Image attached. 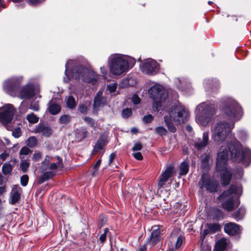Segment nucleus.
I'll list each match as a JSON object with an SVG mask.
<instances>
[{
  "label": "nucleus",
  "mask_w": 251,
  "mask_h": 251,
  "mask_svg": "<svg viewBox=\"0 0 251 251\" xmlns=\"http://www.w3.org/2000/svg\"><path fill=\"white\" fill-rule=\"evenodd\" d=\"M41 156L42 154L41 152L36 151L33 154V159L35 161H38L41 158Z\"/></svg>",
  "instance_id": "nucleus-49"
},
{
  "label": "nucleus",
  "mask_w": 251,
  "mask_h": 251,
  "mask_svg": "<svg viewBox=\"0 0 251 251\" xmlns=\"http://www.w3.org/2000/svg\"><path fill=\"white\" fill-rule=\"evenodd\" d=\"M106 221L107 219L105 216L103 215L100 216V217L98 223L99 227H101L102 226H103L106 223Z\"/></svg>",
  "instance_id": "nucleus-44"
},
{
  "label": "nucleus",
  "mask_w": 251,
  "mask_h": 251,
  "mask_svg": "<svg viewBox=\"0 0 251 251\" xmlns=\"http://www.w3.org/2000/svg\"><path fill=\"white\" fill-rule=\"evenodd\" d=\"M48 110L50 114L55 115L60 111L61 107L58 104L51 100L49 103Z\"/></svg>",
  "instance_id": "nucleus-23"
},
{
  "label": "nucleus",
  "mask_w": 251,
  "mask_h": 251,
  "mask_svg": "<svg viewBox=\"0 0 251 251\" xmlns=\"http://www.w3.org/2000/svg\"><path fill=\"white\" fill-rule=\"evenodd\" d=\"M200 189L205 188L209 192L217 191L218 184L217 181L210 178L206 174H203L198 183Z\"/></svg>",
  "instance_id": "nucleus-10"
},
{
  "label": "nucleus",
  "mask_w": 251,
  "mask_h": 251,
  "mask_svg": "<svg viewBox=\"0 0 251 251\" xmlns=\"http://www.w3.org/2000/svg\"><path fill=\"white\" fill-rule=\"evenodd\" d=\"M140 68L142 72L151 75L156 74L159 70L158 64L152 59L145 60L141 65Z\"/></svg>",
  "instance_id": "nucleus-12"
},
{
  "label": "nucleus",
  "mask_w": 251,
  "mask_h": 251,
  "mask_svg": "<svg viewBox=\"0 0 251 251\" xmlns=\"http://www.w3.org/2000/svg\"><path fill=\"white\" fill-rule=\"evenodd\" d=\"M31 151L30 149L27 147H23L20 151V158L21 159L24 158V157L22 156L23 155H28Z\"/></svg>",
  "instance_id": "nucleus-38"
},
{
  "label": "nucleus",
  "mask_w": 251,
  "mask_h": 251,
  "mask_svg": "<svg viewBox=\"0 0 251 251\" xmlns=\"http://www.w3.org/2000/svg\"><path fill=\"white\" fill-rule=\"evenodd\" d=\"M84 121L89 125H90L91 127L94 128H96L97 127V123L95 121V120L89 117H85L83 118Z\"/></svg>",
  "instance_id": "nucleus-35"
},
{
  "label": "nucleus",
  "mask_w": 251,
  "mask_h": 251,
  "mask_svg": "<svg viewBox=\"0 0 251 251\" xmlns=\"http://www.w3.org/2000/svg\"><path fill=\"white\" fill-rule=\"evenodd\" d=\"M186 129L188 131H191L192 130V128L191 126L187 125L186 126Z\"/></svg>",
  "instance_id": "nucleus-63"
},
{
  "label": "nucleus",
  "mask_w": 251,
  "mask_h": 251,
  "mask_svg": "<svg viewBox=\"0 0 251 251\" xmlns=\"http://www.w3.org/2000/svg\"><path fill=\"white\" fill-rule=\"evenodd\" d=\"M228 243L225 238H222L217 241L215 245L214 251H224L227 247Z\"/></svg>",
  "instance_id": "nucleus-21"
},
{
  "label": "nucleus",
  "mask_w": 251,
  "mask_h": 251,
  "mask_svg": "<svg viewBox=\"0 0 251 251\" xmlns=\"http://www.w3.org/2000/svg\"><path fill=\"white\" fill-rule=\"evenodd\" d=\"M159 240V236H150L147 240V243L153 246L156 244Z\"/></svg>",
  "instance_id": "nucleus-37"
},
{
  "label": "nucleus",
  "mask_w": 251,
  "mask_h": 251,
  "mask_svg": "<svg viewBox=\"0 0 251 251\" xmlns=\"http://www.w3.org/2000/svg\"><path fill=\"white\" fill-rule=\"evenodd\" d=\"M198 113L196 117V121L202 126H206L211 120L212 116L215 113L214 106L201 103L200 104L197 109Z\"/></svg>",
  "instance_id": "nucleus-8"
},
{
  "label": "nucleus",
  "mask_w": 251,
  "mask_h": 251,
  "mask_svg": "<svg viewBox=\"0 0 251 251\" xmlns=\"http://www.w3.org/2000/svg\"><path fill=\"white\" fill-rule=\"evenodd\" d=\"M78 110L81 113H85L87 111V107L84 104H81L79 106Z\"/></svg>",
  "instance_id": "nucleus-51"
},
{
  "label": "nucleus",
  "mask_w": 251,
  "mask_h": 251,
  "mask_svg": "<svg viewBox=\"0 0 251 251\" xmlns=\"http://www.w3.org/2000/svg\"><path fill=\"white\" fill-rule=\"evenodd\" d=\"M189 161L185 160L180 164L179 166L180 175H186L188 173L189 168Z\"/></svg>",
  "instance_id": "nucleus-25"
},
{
  "label": "nucleus",
  "mask_w": 251,
  "mask_h": 251,
  "mask_svg": "<svg viewBox=\"0 0 251 251\" xmlns=\"http://www.w3.org/2000/svg\"><path fill=\"white\" fill-rule=\"evenodd\" d=\"M116 155L115 153H112L110 154L109 157L108 164L110 165L114 160Z\"/></svg>",
  "instance_id": "nucleus-56"
},
{
  "label": "nucleus",
  "mask_w": 251,
  "mask_h": 251,
  "mask_svg": "<svg viewBox=\"0 0 251 251\" xmlns=\"http://www.w3.org/2000/svg\"><path fill=\"white\" fill-rule=\"evenodd\" d=\"M107 88L110 92H114L117 88V84L111 83L108 85Z\"/></svg>",
  "instance_id": "nucleus-50"
},
{
  "label": "nucleus",
  "mask_w": 251,
  "mask_h": 251,
  "mask_svg": "<svg viewBox=\"0 0 251 251\" xmlns=\"http://www.w3.org/2000/svg\"><path fill=\"white\" fill-rule=\"evenodd\" d=\"M9 155L8 153L5 151L0 155V159L3 161Z\"/></svg>",
  "instance_id": "nucleus-55"
},
{
  "label": "nucleus",
  "mask_w": 251,
  "mask_h": 251,
  "mask_svg": "<svg viewBox=\"0 0 251 251\" xmlns=\"http://www.w3.org/2000/svg\"><path fill=\"white\" fill-rule=\"evenodd\" d=\"M132 101L135 104H138L140 102V99L136 95H134L132 98Z\"/></svg>",
  "instance_id": "nucleus-52"
},
{
  "label": "nucleus",
  "mask_w": 251,
  "mask_h": 251,
  "mask_svg": "<svg viewBox=\"0 0 251 251\" xmlns=\"http://www.w3.org/2000/svg\"><path fill=\"white\" fill-rule=\"evenodd\" d=\"M246 213L245 208L241 207L238 210L233 213V216L237 221L241 220Z\"/></svg>",
  "instance_id": "nucleus-28"
},
{
  "label": "nucleus",
  "mask_w": 251,
  "mask_h": 251,
  "mask_svg": "<svg viewBox=\"0 0 251 251\" xmlns=\"http://www.w3.org/2000/svg\"><path fill=\"white\" fill-rule=\"evenodd\" d=\"M22 192V189L19 185H16L13 186L10 195L12 204H15L19 201Z\"/></svg>",
  "instance_id": "nucleus-17"
},
{
  "label": "nucleus",
  "mask_w": 251,
  "mask_h": 251,
  "mask_svg": "<svg viewBox=\"0 0 251 251\" xmlns=\"http://www.w3.org/2000/svg\"><path fill=\"white\" fill-rule=\"evenodd\" d=\"M234 126V123L221 121L217 123L213 130L212 137L214 141L219 143L223 142Z\"/></svg>",
  "instance_id": "nucleus-7"
},
{
  "label": "nucleus",
  "mask_w": 251,
  "mask_h": 251,
  "mask_svg": "<svg viewBox=\"0 0 251 251\" xmlns=\"http://www.w3.org/2000/svg\"><path fill=\"white\" fill-rule=\"evenodd\" d=\"M66 104L69 108H73L76 106L75 100L73 96H70L67 98Z\"/></svg>",
  "instance_id": "nucleus-31"
},
{
  "label": "nucleus",
  "mask_w": 251,
  "mask_h": 251,
  "mask_svg": "<svg viewBox=\"0 0 251 251\" xmlns=\"http://www.w3.org/2000/svg\"><path fill=\"white\" fill-rule=\"evenodd\" d=\"M156 132L160 135H165L167 133L166 129L162 126H159L155 128Z\"/></svg>",
  "instance_id": "nucleus-39"
},
{
  "label": "nucleus",
  "mask_w": 251,
  "mask_h": 251,
  "mask_svg": "<svg viewBox=\"0 0 251 251\" xmlns=\"http://www.w3.org/2000/svg\"><path fill=\"white\" fill-rule=\"evenodd\" d=\"M229 151L231 159L235 161L248 165L251 160V151L244 148L240 143L235 142L230 144L224 143L218 152L216 168L218 170L223 172L221 176L222 183L226 186L229 183L231 177V174L226 168Z\"/></svg>",
  "instance_id": "nucleus-1"
},
{
  "label": "nucleus",
  "mask_w": 251,
  "mask_h": 251,
  "mask_svg": "<svg viewBox=\"0 0 251 251\" xmlns=\"http://www.w3.org/2000/svg\"><path fill=\"white\" fill-rule=\"evenodd\" d=\"M33 90L29 86L24 87L21 92V96L22 98H30L33 96Z\"/></svg>",
  "instance_id": "nucleus-24"
},
{
  "label": "nucleus",
  "mask_w": 251,
  "mask_h": 251,
  "mask_svg": "<svg viewBox=\"0 0 251 251\" xmlns=\"http://www.w3.org/2000/svg\"><path fill=\"white\" fill-rule=\"evenodd\" d=\"M133 155L137 160H141L143 159V156L139 152L133 153Z\"/></svg>",
  "instance_id": "nucleus-54"
},
{
  "label": "nucleus",
  "mask_w": 251,
  "mask_h": 251,
  "mask_svg": "<svg viewBox=\"0 0 251 251\" xmlns=\"http://www.w3.org/2000/svg\"><path fill=\"white\" fill-rule=\"evenodd\" d=\"M241 227L233 223H229L225 225V232L229 235H233L241 233Z\"/></svg>",
  "instance_id": "nucleus-15"
},
{
  "label": "nucleus",
  "mask_w": 251,
  "mask_h": 251,
  "mask_svg": "<svg viewBox=\"0 0 251 251\" xmlns=\"http://www.w3.org/2000/svg\"><path fill=\"white\" fill-rule=\"evenodd\" d=\"M153 119V116L151 115H148L146 116H145L143 117V120L144 122L146 124L151 123Z\"/></svg>",
  "instance_id": "nucleus-45"
},
{
  "label": "nucleus",
  "mask_w": 251,
  "mask_h": 251,
  "mask_svg": "<svg viewBox=\"0 0 251 251\" xmlns=\"http://www.w3.org/2000/svg\"><path fill=\"white\" fill-rule=\"evenodd\" d=\"M27 120L31 124H35L38 122V118L34 114L31 113L26 117Z\"/></svg>",
  "instance_id": "nucleus-33"
},
{
  "label": "nucleus",
  "mask_w": 251,
  "mask_h": 251,
  "mask_svg": "<svg viewBox=\"0 0 251 251\" xmlns=\"http://www.w3.org/2000/svg\"><path fill=\"white\" fill-rule=\"evenodd\" d=\"M71 120V117L68 115H64L59 118V122L61 124H67Z\"/></svg>",
  "instance_id": "nucleus-36"
},
{
  "label": "nucleus",
  "mask_w": 251,
  "mask_h": 251,
  "mask_svg": "<svg viewBox=\"0 0 251 251\" xmlns=\"http://www.w3.org/2000/svg\"><path fill=\"white\" fill-rule=\"evenodd\" d=\"M73 76L75 79H81L83 81H88L89 83L95 84L98 79L97 75L93 72L90 71L86 67L82 66L77 67L73 71Z\"/></svg>",
  "instance_id": "nucleus-9"
},
{
  "label": "nucleus",
  "mask_w": 251,
  "mask_h": 251,
  "mask_svg": "<svg viewBox=\"0 0 251 251\" xmlns=\"http://www.w3.org/2000/svg\"><path fill=\"white\" fill-rule=\"evenodd\" d=\"M100 162H101L100 159H99L97 161L95 165V168L96 169H97L99 168V167L100 166Z\"/></svg>",
  "instance_id": "nucleus-59"
},
{
  "label": "nucleus",
  "mask_w": 251,
  "mask_h": 251,
  "mask_svg": "<svg viewBox=\"0 0 251 251\" xmlns=\"http://www.w3.org/2000/svg\"><path fill=\"white\" fill-rule=\"evenodd\" d=\"M132 114V111L131 109L126 108L122 111V115L124 118H127L130 117Z\"/></svg>",
  "instance_id": "nucleus-40"
},
{
  "label": "nucleus",
  "mask_w": 251,
  "mask_h": 251,
  "mask_svg": "<svg viewBox=\"0 0 251 251\" xmlns=\"http://www.w3.org/2000/svg\"><path fill=\"white\" fill-rule=\"evenodd\" d=\"M14 109L11 104H7L0 109V121L4 125L9 123L13 119Z\"/></svg>",
  "instance_id": "nucleus-11"
},
{
  "label": "nucleus",
  "mask_w": 251,
  "mask_h": 251,
  "mask_svg": "<svg viewBox=\"0 0 251 251\" xmlns=\"http://www.w3.org/2000/svg\"><path fill=\"white\" fill-rule=\"evenodd\" d=\"M106 237V236H100V240L101 242V243H102L105 241Z\"/></svg>",
  "instance_id": "nucleus-61"
},
{
  "label": "nucleus",
  "mask_w": 251,
  "mask_h": 251,
  "mask_svg": "<svg viewBox=\"0 0 251 251\" xmlns=\"http://www.w3.org/2000/svg\"><path fill=\"white\" fill-rule=\"evenodd\" d=\"M241 191V188L239 185H231L228 190L222 193L220 197L224 201L222 206L225 210L231 211L239 205V201L234 200V198L235 196L238 195Z\"/></svg>",
  "instance_id": "nucleus-3"
},
{
  "label": "nucleus",
  "mask_w": 251,
  "mask_h": 251,
  "mask_svg": "<svg viewBox=\"0 0 251 251\" xmlns=\"http://www.w3.org/2000/svg\"><path fill=\"white\" fill-rule=\"evenodd\" d=\"M6 191L5 187L4 186L0 187V195L3 194Z\"/></svg>",
  "instance_id": "nucleus-58"
},
{
  "label": "nucleus",
  "mask_w": 251,
  "mask_h": 251,
  "mask_svg": "<svg viewBox=\"0 0 251 251\" xmlns=\"http://www.w3.org/2000/svg\"><path fill=\"white\" fill-rule=\"evenodd\" d=\"M26 144L28 147L33 148L37 144V139L34 136H31L26 140Z\"/></svg>",
  "instance_id": "nucleus-32"
},
{
  "label": "nucleus",
  "mask_w": 251,
  "mask_h": 251,
  "mask_svg": "<svg viewBox=\"0 0 251 251\" xmlns=\"http://www.w3.org/2000/svg\"><path fill=\"white\" fill-rule=\"evenodd\" d=\"M104 145V141L102 139H99L94 148V151L96 152L99 151L100 150H101L103 149V146Z\"/></svg>",
  "instance_id": "nucleus-34"
},
{
  "label": "nucleus",
  "mask_w": 251,
  "mask_h": 251,
  "mask_svg": "<svg viewBox=\"0 0 251 251\" xmlns=\"http://www.w3.org/2000/svg\"><path fill=\"white\" fill-rule=\"evenodd\" d=\"M223 112L233 122H237L242 118L243 112L239 104L235 100L230 99L222 108Z\"/></svg>",
  "instance_id": "nucleus-4"
},
{
  "label": "nucleus",
  "mask_w": 251,
  "mask_h": 251,
  "mask_svg": "<svg viewBox=\"0 0 251 251\" xmlns=\"http://www.w3.org/2000/svg\"><path fill=\"white\" fill-rule=\"evenodd\" d=\"M29 2L32 4H36L39 1V0H29Z\"/></svg>",
  "instance_id": "nucleus-62"
},
{
  "label": "nucleus",
  "mask_w": 251,
  "mask_h": 251,
  "mask_svg": "<svg viewBox=\"0 0 251 251\" xmlns=\"http://www.w3.org/2000/svg\"><path fill=\"white\" fill-rule=\"evenodd\" d=\"M142 144L139 142H138V143H136L134 144V146L132 148V150L133 151H140L142 149Z\"/></svg>",
  "instance_id": "nucleus-48"
},
{
  "label": "nucleus",
  "mask_w": 251,
  "mask_h": 251,
  "mask_svg": "<svg viewBox=\"0 0 251 251\" xmlns=\"http://www.w3.org/2000/svg\"><path fill=\"white\" fill-rule=\"evenodd\" d=\"M221 226L218 224H207L203 230L204 235L213 234L221 230Z\"/></svg>",
  "instance_id": "nucleus-18"
},
{
  "label": "nucleus",
  "mask_w": 251,
  "mask_h": 251,
  "mask_svg": "<svg viewBox=\"0 0 251 251\" xmlns=\"http://www.w3.org/2000/svg\"><path fill=\"white\" fill-rule=\"evenodd\" d=\"M58 162L57 163H52L50 166V169L51 170L56 169L57 168H62L63 167V164L62 163V159L59 156L57 157Z\"/></svg>",
  "instance_id": "nucleus-30"
},
{
  "label": "nucleus",
  "mask_w": 251,
  "mask_h": 251,
  "mask_svg": "<svg viewBox=\"0 0 251 251\" xmlns=\"http://www.w3.org/2000/svg\"><path fill=\"white\" fill-rule=\"evenodd\" d=\"M29 108H30V109H32L35 111H37L39 110V105H38V103L35 102V103H32L30 105Z\"/></svg>",
  "instance_id": "nucleus-53"
},
{
  "label": "nucleus",
  "mask_w": 251,
  "mask_h": 251,
  "mask_svg": "<svg viewBox=\"0 0 251 251\" xmlns=\"http://www.w3.org/2000/svg\"><path fill=\"white\" fill-rule=\"evenodd\" d=\"M28 181V176L27 175H23L21 178V183L23 186L27 185Z\"/></svg>",
  "instance_id": "nucleus-42"
},
{
  "label": "nucleus",
  "mask_w": 251,
  "mask_h": 251,
  "mask_svg": "<svg viewBox=\"0 0 251 251\" xmlns=\"http://www.w3.org/2000/svg\"><path fill=\"white\" fill-rule=\"evenodd\" d=\"M3 182V177L1 175H0V184H1Z\"/></svg>",
  "instance_id": "nucleus-64"
},
{
  "label": "nucleus",
  "mask_w": 251,
  "mask_h": 251,
  "mask_svg": "<svg viewBox=\"0 0 251 251\" xmlns=\"http://www.w3.org/2000/svg\"><path fill=\"white\" fill-rule=\"evenodd\" d=\"M146 247L145 245H144L138 249V251H146Z\"/></svg>",
  "instance_id": "nucleus-60"
},
{
  "label": "nucleus",
  "mask_w": 251,
  "mask_h": 251,
  "mask_svg": "<svg viewBox=\"0 0 251 251\" xmlns=\"http://www.w3.org/2000/svg\"><path fill=\"white\" fill-rule=\"evenodd\" d=\"M208 134L207 132H204L203 134L202 138H199L195 142V146L198 150H201L205 147L208 142Z\"/></svg>",
  "instance_id": "nucleus-19"
},
{
  "label": "nucleus",
  "mask_w": 251,
  "mask_h": 251,
  "mask_svg": "<svg viewBox=\"0 0 251 251\" xmlns=\"http://www.w3.org/2000/svg\"><path fill=\"white\" fill-rule=\"evenodd\" d=\"M174 172V166L170 165L167 167L159 177V181L157 185L158 189L163 187L169 178L172 176Z\"/></svg>",
  "instance_id": "nucleus-14"
},
{
  "label": "nucleus",
  "mask_w": 251,
  "mask_h": 251,
  "mask_svg": "<svg viewBox=\"0 0 251 251\" xmlns=\"http://www.w3.org/2000/svg\"><path fill=\"white\" fill-rule=\"evenodd\" d=\"M22 132L20 127L16 128L12 132V135L15 138H19L21 136Z\"/></svg>",
  "instance_id": "nucleus-43"
},
{
  "label": "nucleus",
  "mask_w": 251,
  "mask_h": 251,
  "mask_svg": "<svg viewBox=\"0 0 251 251\" xmlns=\"http://www.w3.org/2000/svg\"><path fill=\"white\" fill-rule=\"evenodd\" d=\"M183 242V236H178L176 243V248H179Z\"/></svg>",
  "instance_id": "nucleus-46"
},
{
  "label": "nucleus",
  "mask_w": 251,
  "mask_h": 251,
  "mask_svg": "<svg viewBox=\"0 0 251 251\" xmlns=\"http://www.w3.org/2000/svg\"><path fill=\"white\" fill-rule=\"evenodd\" d=\"M73 63V61L70 60V61H68L66 63V71H65L66 73H67V71H68V70L69 69V66L70 64H72Z\"/></svg>",
  "instance_id": "nucleus-57"
},
{
  "label": "nucleus",
  "mask_w": 251,
  "mask_h": 251,
  "mask_svg": "<svg viewBox=\"0 0 251 251\" xmlns=\"http://www.w3.org/2000/svg\"><path fill=\"white\" fill-rule=\"evenodd\" d=\"M151 230V235H159L165 234L163 226L159 225L152 226Z\"/></svg>",
  "instance_id": "nucleus-26"
},
{
  "label": "nucleus",
  "mask_w": 251,
  "mask_h": 251,
  "mask_svg": "<svg viewBox=\"0 0 251 251\" xmlns=\"http://www.w3.org/2000/svg\"><path fill=\"white\" fill-rule=\"evenodd\" d=\"M102 93L101 91H99L97 94L94 99V108L95 109H98L100 106L104 105L106 100L102 97Z\"/></svg>",
  "instance_id": "nucleus-20"
},
{
  "label": "nucleus",
  "mask_w": 251,
  "mask_h": 251,
  "mask_svg": "<svg viewBox=\"0 0 251 251\" xmlns=\"http://www.w3.org/2000/svg\"><path fill=\"white\" fill-rule=\"evenodd\" d=\"M29 164L27 161H24L21 164V168L23 172L25 173L26 172L28 168L29 167Z\"/></svg>",
  "instance_id": "nucleus-41"
},
{
  "label": "nucleus",
  "mask_w": 251,
  "mask_h": 251,
  "mask_svg": "<svg viewBox=\"0 0 251 251\" xmlns=\"http://www.w3.org/2000/svg\"><path fill=\"white\" fill-rule=\"evenodd\" d=\"M150 97L154 100L152 108L154 111H159L162 107V102L164 101L167 94L163 87L158 84L152 86L148 91Z\"/></svg>",
  "instance_id": "nucleus-5"
},
{
  "label": "nucleus",
  "mask_w": 251,
  "mask_h": 251,
  "mask_svg": "<svg viewBox=\"0 0 251 251\" xmlns=\"http://www.w3.org/2000/svg\"><path fill=\"white\" fill-rule=\"evenodd\" d=\"M100 235H106L108 234H111V233L109 232L108 228H101V227H100Z\"/></svg>",
  "instance_id": "nucleus-47"
},
{
  "label": "nucleus",
  "mask_w": 251,
  "mask_h": 251,
  "mask_svg": "<svg viewBox=\"0 0 251 251\" xmlns=\"http://www.w3.org/2000/svg\"><path fill=\"white\" fill-rule=\"evenodd\" d=\"M12 169L13 167L10 163H6L3 164L2 167V172L3 174L6 175L11 172Z\"/></svg>",
  "instance_id": "nucleus-29"
},
{
  "label": "nucleus",
  "mask_w": 251,
  "mask_h": 251,
  "mask_svg": "<svg viewBox=\"0 0 251 251\" xmlns=\"http://www.w3.org/2000/svg\"><path fill=\"white\" fill-rule=\"evenodd\" d=\"M87 134L88 132L86 129L83 127L76 129L75 131V137L78 141H81L85 139Z\"/></svg>",
  "instance_id": "nucleus-22"
},
{
  "label": "nucleus",
  "mask_w": 251,
  "mask_h": 251,
  "mask_svg": "<svg viewBox=\"0 0 251 251\" xmlns=\"http://www.w3.org/2000/svg\"><path fill=\"white\" fill-rule=\"evenodd\" d=\"M109 66L111 74L120 75L127 70L128 63L127 60L121 54H115L109 59Z\"/></svg>",
  "instance_id": "nucleus-6"
},
{
  "label": "nucleus",
  "mask_w": 251,
  "mask_h": 251,
  "mask_svg": "<svg viewBox=\"0 0 251 251\" xmlns=\"http://www.w3.org/2000/svg\"><path fill=\"white\" fill-rule=\"evenodd\" d=\"M55 175L54 173L51 171L44 173L39 178L38 182L42 184L44 182L52 178Z\"/></svg>",
  "instance_id": "nucleus-27"
},
{
  "label": "nucleus",
  "mask_w": 251,
  "mask_h": 251,
  "mask_svg": "<svg viewBox=\"0 0 251 251\" xmlns=\"http://www.w3.org/2000/svg\"><path fill=\"white\" fill-rule=\"evenodd\" d=\"M35 133H40L45 137H49L52 134V129L47 125L39 124L34 128Z\"/></svg>",
  "instance_id": "nucleus-16"
},
{
  "label": "nucleus",
  "mask_w": 251,
  "mask_h": 251,
  "mask_svg": "<svg viewBox=\"0 0 251 251\" xmlns=\"http://www.w3.org/2000/svg\"><path fill=\"white\" fill-rule=\"evenodd\" d=\"M189 117V111L183 106H179L172 107L168 115H165L164 119L169 130L174 133L176 131V128L172 122L177 124H183L188 120Z\"/></svg>",
  "instance_id": "nucleus-2"
},
{
  "label": "nucleus",
  "mask_w": 251,
  "mask_h": 251,
  "mask_svg": "<svg viewBox=\"0 0 251 251\" xmlns=\"http://www.w3.org/2000/svg\"><path fill=\"white\" fill-rule=\"evenodd\" d=\"M23 77H14L5 81L3 87L5 91L10 92L15 91L21 85Z\"/></svg>",
  "instance_id": "nucleus-13"
}]
</instances>
